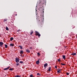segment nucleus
<instances>
[{
    "label": "nucleus",
    "mask_w": 77,
    "mask_h": 77,
    "mask_svg": "<svg viewBox=\"0 0 77 77\" xmlns=\"http://www.w3.org/2000/svg\"><path fill=\"white\" fill-rule=\"evenodd\" d=\"M42 7H40L39 8H38V10H40V11H41L42 10Z\"/></svg>",
    "instance_id": "18"
},
{
    "label": "nucleus",
    "mask_w": 77,
    "mask_h": 77,
    "mask_svg": "<svg viewBox=\"0 0 77 77\" xmlns=\"http://www.w3.org/2000/svg\"><path fill=\"white\" fill-rule=\"evenodd\" d=\"M15 61L17 63H18V62H19L20 61V59L19 58H16V59Z\"/></svg>",
    "instance_id": "3"
},
{
    "label": "nucleus",
    "mask_w": 77,
    "mask_h": 77,
    "mask_svg": "<svg viewBox=\"0 0 77 77\" xmlns=\"http://www.w3.org/2000/svg\"><path fill=\"white\" fill-rule=\"evenodd\" d=\"M10 46H12V47H14V44H10Z\"/></svg>",
    "instance_id": "11"
},
{
    "label": "nucleus",
    "mask_w": 77,
    "mask_h": 77,
    "mask_svg": "<svg viewBox=\"0 0 77 77\" xmlns=\"http://www.w3.org/2000/svg\"><path fill=\"white\" fill-rule=\"evenodd\" d=\"M1 36V35H0V37Z\"/></svg>",
    "instance_id": "37"
},
{
    "label": "nucleus",
    "mask_w": 77,
    "mask_h": 77,
    "mask_svg": "<svg viewBox=\"0 0 77 77\" xmlns=\"http://www.w3.org/2000/svg\"><path fill=\"white\" fill-rule=\"evenodd\" d=\"M37 75H39V73H37Z\"/></svg>",
    "instance_id": "32"
},
{
    "label": "nucleus",
    "mask_w": 77,
    "mask_h": 77,
    "mask_svg": "<svg viewBox=\"0 0 77 77\" xmlns=\"http://www.w3.org/2000/svg\"><path fill=\"white\" fill-rule=\"evenodd\" d=\"M20 53L21 54H23V51H21Z\"/></svg>",
    "instance_id": "12"
},
{
    "label": "nucleus",
    "mask_w": 77,
    "mask_h": 77,
    "mask_svg": "<svg viewBox=\"0 0 77 77\" xmlns=\"http://www.w3.org/2000/svg\"><path fill=\"white\" fill-rule=\"evenodd\" d=\"M5 48H7L8 47V45H5Z\"/></svg>",
    "instance_id": "23"
},
{
    "label": "nucleus",
    "mask_w": 77,
    "mask_h": 77,
    "mask_svg": "<svg viewBox=\"0 0 77 77\" xmlns=\"http://www.w3.org/2000/svg\"><path fill=\"white\" fill-rule=\"evenodd\" d=\"M63 58L64 59H66V58L65 57V55H63Z\"/></svg>",
    "instance_id": "13"
},
{
    "label": "nucleus",
    "mask_w": 77,
    "mask_h": 77,
    "mask_svg": "<svg viewBox=\"0 0 77 77\" xmlns=\"http://www.w3.org/2000/svg\"><path fill=\"white\" fill-rule=\"evenodd\" d=\"M20 63H23V62L22 61H20Z\"/></svg>",
    "instance_id": "26"
},
{
    "label": "nucleus",
    "mask_w": 77,
    "mask_h": 77,
    "mask_svg": "<svg viewBox=\"0 0 77 77\" xmlns=\"http://www.w3.org/2000/svg\"><path fill=\"white\" fill-rule=\"evenodd\" d=\"M20 65V64L19 63H16L17 66H18V65Z\"/></svg>",
    "instance_id": "24"
},
{
    "label": "nucleus",
    "mask_w": 77,
    "mask_h": 77,
    "mask_svg": "<svg viewBox=\"0 0 77 77\" xmlns=\"http://www.w3.org/2000/svg\"><path fill=\"white\" fill-rule=\"evenodd\" d=\"M38 21H40V22L42 23L44 21V19L43 17H40L38 20Z\"/></svg>",
    "instance_id": "1"
},
{
    "label": "nucleus",
    "mask_w": 77,
    "mask_h": 77,
    "mask_svg": "<svg viewBox=\"0 0 77 77\" xmlns=\"http://www.w3.org/2000/svg\"><path fill=\"white\" fill-rule=\"evenodd\" d=\"M57 60H58V61H59V62H60V61L61 60L60 59H58Z\"/></svg>",
    "instance_id": "29"
},
{
    "label": "nucleus",
    "mask_w": 77,
    "mask_h": 77,
    "mask_svg": "<svg viewBox=\"0 0 77 77\" xmlns=\"http://www.w3.org/2000/svg\"><path fill=\"white\" fill-rule=\"evenodd\" d=\"M30 77H33V75H30Z\"/></svg>",
    "instance_id": "31"
},
{
    "label": "nucleus",
    "mask_w": 77,
    "mask_h": 77,
    "mask_svg": "<svg viewBox=\"0 0 77 77\" xmlns=\"http://www.w3.org/2000/svg\"><path fill=\"white\" fill-rule=\"evenodd\" d=\"M48 65V64L47 63H46L44 64V67H45V68H46V66H47Z\"/></svg>",
    "instance_id": "6"
},
{
    "label": "nucleus",
    "mask_w": 77,
    "mask_h": 77,
    "mask_svg": "<svg viewBox=\"0 0 77 77\" xmlns=\"http://www.w3.org/2000/svg\"><path fill=\"white\" fill-rule=\"evenodd\" d=\"M29 48H30V49H32V47H30Z\"/></svg>",
    "instance_id": "35"
},
{
    "label": "nucleus",
    "mask_w": 77,
    "mask_h": 77,
    "mask_svg": "<svg viewBox=\"0 0 77 77\" xmlns=\"http://www.w3.org/2000/svg\"><path fill=\"white\" fill-rule=\"evenodd\" d=\"M57 70V72L58 73H59V72H61V70H60V69H58Z\"/></svg>",
    "instance_id": "8"
},
{
    "label": "nucleus",
    "mask_w": 77,
    "mask_h": 77,
    "mask_svg": "<svg viewBox=\"0 0 77 77\" xmlns=\"http://www.w3.org/2000/svg\"><path fill=\"white\" fill-rule=\"evenodd\" d=\"M15 15H16V16H17V14H16Z\"/></svg>",
    "instance_id": "36"
},
{
    "label": "nucleus",
    "mask_w": 77,
    "mask_h": 77,
    "mask_svg": "<svg viewBox=\"0 0 77 77\" xmlns=\"http://www.w3.org/2000/svg\"><path fill=\"white\" fill-rule=\"evenodd\" d=\"M40 5H44V3H42V2H40Z\"/></svg>",
    "instance_id": "19"
},
{
    "label": "nucleus",
    "mask_w": 77,
    "mask_h": 77,
    "mask_svg": "<svg viewBox=\"0 0 77 77\" xmlns=\"http://www.w3.org/2000/svg\"><path fill=\"white\" fill-rule=\"evenodd\" d=\"M33 31H32L31 32L30 34L31 35H32V34H33Z\"/></svg>",
    "instance_id": "15"
},
{
    "label": "nucleus",
    "mask_w": 77,
    "mask_h": 77,
    "mask_svg": "<svg viewBox=\"0 0 77 77\" xmlns=\"http://www.w3.org/2000/svg\"><path fill=\"white\" fill-rule=\"evenodd\" d=\"M20 29H19L17 31V32H20Z\"/></svg>",
    "instance_id": "30"
},
{
    "label": "nucleus",
    "mask_w": 77,
    "mask_h": 77,
    "mask_svg": "<svg viewBox=\"0 0 77 77\" xmlns=\"http://www.w3.org/2000/svg\"><path fill=\"white\" fill-rule=\"evenodd\" d=\"M9 70H10V71H12V70H13V69H10Z\"/></svg>",
    "instance_id": "28"
},
{
    "label": "nucleus",
    "mask_w": 77,
    "mask_h": 77,
    "mask_svg": "<svg viewBox=\"0 0 77 77\" xmlns=\"http://www.w3.org/2000/svg\"><path fill=\"white\" fill-rule=\"evenodd\" d=\"M36 64L37 65H39V60H38V61L36 62Z\"/></svg>",
    "instance_id": "5"
},
{
    "label": "nucleus",
    "mask_w": 77,
    "mask_h": 77,
    "mask_svg": "<svg viewBox=\"0 0 77 77\" xmlns=\"http://www.w3.org/2000/svg\"><path fill=\"white\" fill-rule=\"evenodd\" d=\"M19 47H20V48L21 49H23V47H22V46H19Z\"/></svg>",
    "instance_id": "17"
},
{
    "label": "nucleus",
    "mask_w": 77,
    "mask_h": 77,
    "mask_svg": "<svg viewBox=\"0 0 77 77\" xmlns=\"http://www.w3.org/2000/svg\"><path fill=\"white\" fill-rule=\"evenodd\" d=\"M51 67H49V69L48 70V71H51Z\"/></svg>",
    "instance_id": "9"
},
{
    "label": "nucleus",
    "mask_w": 77,
    "mask_h": 77,
    "mask_svg": "<svg viewBox=\"0 0 77 77\" xmlns=\"http://www.w3.org/2000/svg\"><path fill=\"white\" fill-rule=\"evenodd\" d=\"M61 64L62 65H65V64H64V63H61Z\"/></svg>",
    "instance_id": "25"
},
{
    "label": "nucleus",
    "mask_w": 77,
    "mask_h": 77,
    "mask_svg": "<svg viewBox=\"0 0 77 77\" xmlns=\"http://www.w3.org/2000/svg\"><path fill=\"white\" fill-rule=\"evenodd\" d=\"M35 34L36 36H38V37L39 36H41V34H39V32L37 31L35 32Z\"/></svg>",
    "instance_id": "2"
},
{
    "label": "nucleus",
    "mask_w": 77,
    "mask_h": 77,
    "mask_svg": "<svg viewBox=\"0 0 77 77\" xmlns=\"http://www.w3.org/2000/svg\"><path fill=\"white\" fill-rule=\"evenodd\" d=\"M26 52H27V53H30V50H28V49H26Z\"/></svg>",
    "instance_id": "10"
},
{
    "label": "nucleus",
    "mask_w": 77,
    "mask_h": 77,
    "mask_svg": "<svg viewBox=\"0 0 77 77\" xmlns=\"http://www.w3.org/2000/svg\"><path fill=\"white\" fill-rule=\"evenodd\" d=\"M10 68V66H8V67L7 68H5L4 69V70H8V69H9Z\"/></svg>",
    "instance_id": "7"
},
{
    "label": "nucleus",
    "mask_w": 77,
    "mask_h": 77,
    "mask_svg": "<svg viewBox=\"0 0 77 77\" xmlns=\"http://www.w3.org/2000/svg\"><path fill=\"white\" fill-rule=\"evenodd\" d=\"M4 21H8V19H4Z\"/></svg>",
    "instance_id": "20"
},
{
    "label": "nucleus",
    "mask_w": 77,
    "mask_h": 77,
    "mask_svg": "<svg viewBox=\"0 0 77 77\" xmlns=\"http://www.w3.org/2000/svg\"><path fill=\"white\" fill-rule=\"evenodd\" d=\"M3 45V43L2 42H0V47H2Z\"/></svg>",
    "instance_id": "4"
},
{
    "label": "nucleus",
    "mask_w": 77,
    "mask_h": 77,
    "mask_svg": "<svg viewBox=\"0 0 77 77\" xmlns=\"http://www.w3.org/2000/svg\"><path fill=\"white\" fill-rule=\"evenodd\" d=\"M6 30H9V29L7 27H6Z\"/></svg>",
    "instance_id": "22"
},
{
    "label": "nucleus",
    "mask_w": 77,
    "mask_h": 77,
    "mask_svg": "<svg viewBox=\"0 0 77 77\" xmlns=\"http://www.w3.org/2000/svg\"><path fill=\"white\" fill-rule=\"evenodd\" d=\"M21 77L20 75H15L14 76V77Z\"/></svg>",
    "instance_id": "14"
},
{
    "label": "nucleus",
    "mask_w": 77,
    "mask_h": 77,
    "mask_svg": "<svg viewBox=\"0 0 77 77\" xmlns=\"http://www.w3.org/2000/svg\"><path fill=\"white\" fill-rule=\"evenodd\" d=\"M10 39H11V41H13V40H14V38L11 37V38Z\"/></svg>",
    "instance_id": "16"
},
{
    "label": "nucleus",
    "mask_w": 77,
    "mask_h": 77,
    "mask_svg": "<svg viewBox=\"0 0 77 77\" xmlns=\"http://www.w3.org/2000/svg\"><path fill=\"white\" fill-rule=\"evenodd\" d=\"M72 55H76V53H74L72 54Z\"/></svg>",
    "instance_id": "21"
},
{
    "label": "nucleus",
    "mask_w": 77,
    "mask_h": 77,
    "mask_svg": "<svg viewBox=\"0 0 77 77\" xmlns=\"http://www.w3.org/2000/svg\"><path fill=\"white\" fill-rule=\"evenodd\" d=\"M55 68H56V69H57V66H55Z\"/></svg>",
    "instance_id": "34"
},
{
    "label": "nucleus",
    "mask_w": 77,
    "mask_h": 77,
    "mask_svg": "<svg viewBox=\"0 0 77 77\" xmlns=\"http://www.w3.org/2000/svg\"><path fill=\"white\" fill-rule=\"evenodd\" d=\"M66 74H67L68 75H69V73H68V72L66 73Z\"/></svg>",
    "instance_id": "33"
},
{
    "label": "nucleus",
    "mask_w": 77,
    "mask_h": 77,
    "mask_svg": "<svg viewBox=\"0 0 77 77\" xmlns=\"http://www.w3.org/2000/svg\"><path fill=\"white\" fill-rule=\"evenodd\" d=\"M37 54H38V56H40V54H39V53H37Z\"/></svg>",
    "instance_id": "27"
}]
</instances>
